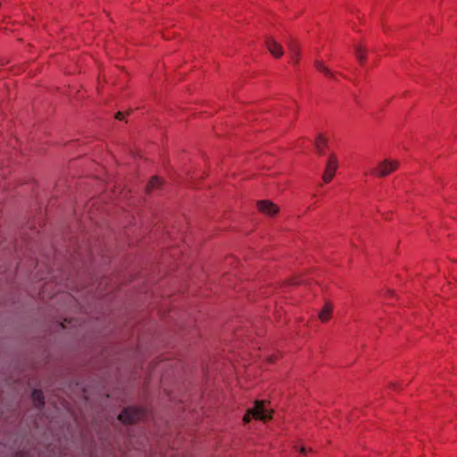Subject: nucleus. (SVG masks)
<instances>
[{"mask_svg": "<svg viewBox=\"0 0 457 457\" xmlns=\"http://www.w3.org/2000/svg\"><path fill=\"white\" fill-rule=\"evenodd\" d=\"M252 418L263 421H267L271 418L270 411L264 405V402L256 401L253 408L247 411L243 420L245 423H248Z\"/></svg>", "mask_w": 457, "mask_h": 457, "instance_id": "f257e3e1", "label": "nucleus"}, {"mask_svg": "<svg viewBox=\"0 0 457 457\" xmlns=\"http://www.w3.org/2000/svg\"><path fill=\"white\" fill-rule=\"evenodd\" d=\"M399 167V162L396 160H390L386 159L382 162H380L378 166L370 170V174L378 177L383 178L389 174H391L393 171L397 170Z\"/></svg>", "mask_w": 457, "mask_h": 457, "instance_id": "f03ea898", "label": "nucleus"}, {"mask_svg": "<svg viewBox=\"0 0 457 457\" xmlns=\"http://www.w3.org/2000/svg\"><path fill=\"white\" fill-rule=\"evenodd\" d=\"M144 411L135 407L125 408L118 416L119 420L122 423H135L136 421L142 419Z\"/></svg>", "mask_w": 457, "mask_h": 457, "instance_id": "7ed1b4c3", "label": "nucleus"}, {"mask_svg": "<svg viewBox=\"0 0 457 457\" xmlns=\"http://www.w3.org/2000/svg\"><path fill=\"white\" fill-rule=\"evenodd\" d=\"M337 166L338 162L337 157L334 154H330L322 176V179L325 183H329L333 179L337 170Z\"/></svg>", "mask_w": 457, "mask_h": 457, "instance_id": "20e7f679", "label": "nucleus"}, {"mask_svg": "<svg viewBox=\"0 0 457 457\" xmlns=\"http://www.w3.org/2000/svg\"><path fill=\"white\" fill-rule=\"evenodd\" d=\"M266 46L269 52L275 58H280L284 54V49L282 46L272 37L267 38Z\"/></svg>", "mask_w": 457, "mask_h": 457, "instance_id": "39448f33", "label": "nucleus"}, {"mask_svg": "<svg viewBox=\"0 0 457 457\" xmlns=\"http://www.w3.org/2000/svg\"><path fill=\"white\" fill-rule=\"evenodd\" d=\"M259 211L267 215H274L278 212V207L269 200H261L257 203Z\"/></svg>", "mask_w": 457, "mask_h": 457, "instance_id": "423d86ee", "label": "nucleus"}, {"mask_svg": "<svg viewBox=\"0 0 457 457\" xmlns=\"http://www.w3.org/2000/svg\"><path fill=\"white\" fill-rule=\"evenodd\" d=\"M287 45L292 62L297 63L300 58V46L297 41L291 37L287 40Z\"/></svg>", "mask_w": 457, "mask_h": 457, "instance_id": "0eeeda50", "label": "nucleus"}, {"mask_svg": "<svg viewBox=\"0 0 457 457\" xmlns=\"http://www.w3.org/2000/svg\"><path fill=\"white\" fill-rule=\"evenodd\" d=\"M32 401L37 408H41L44 403V395L41 390L34 389L31 394Z\"/></svg>", "mask_w": 457, "mask_h": 457, "instance_id": "6e6552de", "label": "nucleus"}, {"mask_svg": "<svg viewBox=\"0 0 457 457\" xmlns=\"http://www.w3.org/2000/svg\"><path fill=\"white\" fill-rule=\"evenodd\" d=\"M314 66L318 71L322 72L324 75H326L331 79L335 78V73L333 71H331L322 62L316 60L314 62Z\"/></svg>", "mask_w": 457, "mask_h": 457, "instance_id": "1a4fd4ad", "label": "nucleus"}, {"mask_svg": "<svg viewBox=\"0 0 457 457\" xmlns=\"http://www.w3.org/2000/svg\"><path fill=\"white\" fill-rule=\"evenodd\" d=\"M333 307L329 303H327L322 309V311L319 314V318L322 322H325L329 320L330 314L332 312Z\"/></svg>", "mask_w": 457, "mask_h": 457, "instance_id": "9d476101", "label": "nucleus"}, {"mask_svg": "<svg viewBox=\"0 0 457 457\" xmlns=\"http://www.w3.org/2000/svg\"><path fill=\"white\" fill-rule=\"evenodd\" d=\"M327 145V140L322 135H319L315 140V146L320 154H323L324 148Z\"/></svg>", "mask_w": 457, "mask_h": 457, "instance_id": "9b49d317", "label": "nucleus"}, {"mask_svg": "<svg viewBox=\"0 0 457 457\" xmlns=\"http://www.w3.org/2000/svg\"><path fill=\"white\" fill-rule=\"evenodd\" d=\"M162 185V180L158 177H154L146 187L148 192L158 188Z\"/></svg>", "mask_w": 457, "mask_h": 457, "instance_id": "f8f14e48", "label": "nucleus"}, {"mask_svg": "<svg viewBox=\"0 0 457 457\" xmlns=\"http://www.w3.org/2000/svg\"><path fill=\"white\" fill-rule=\"evenodd\" d=\"M365 49L361 46H355V54L358 59V61L361 63H363L365 61Z\"/></svg>", "mask_w": 457, "mask_h": 457, "instance_id": "ddd939ff", "label": "nucleus"}, {"mask_svg": "<svg viewBox=\"0 0 457 457\" xmlns=\"http://www.w3.org/2000/svg\"><path fill=\"white\" fill-rule=\"evenodd\" d=\"M116 119L121 120L124 118V113L121 112H118L115 115Z\"/></svg>", "mask_w": 457, "mask_h": 457, "instance_id": "4468645a", "label": "nucleus"}, {"mask_svg": "<svg viewBox=\"0 0 457 457\" xmlns=\"http://www.w3.org/2000/svg\"><path fill=\"white\" fill-rule=\"evenodd\" d=\"M302 283H303V280H302V279L294 281V284H302Z\"/></svg>", "mask_w": 457, "mask_h": 457, "instance_id": "2eb2a0df", "label": "nucleus"}, {"mask_svg": "<svg viewBox=\"0 0 457 457\" xmlns=\"http://www.w3.org/2000/svg\"><path fill=\"white\" fill-rule=\"evenodd\" d=\"M306 451H307V450H306V448H305V447H302V448H301V453H306Z\"/></svg>", "mask_w": 457, "mask_h": 457, "instance_id": "dca6fc26", "label": "nucleus"}]
</instances>
